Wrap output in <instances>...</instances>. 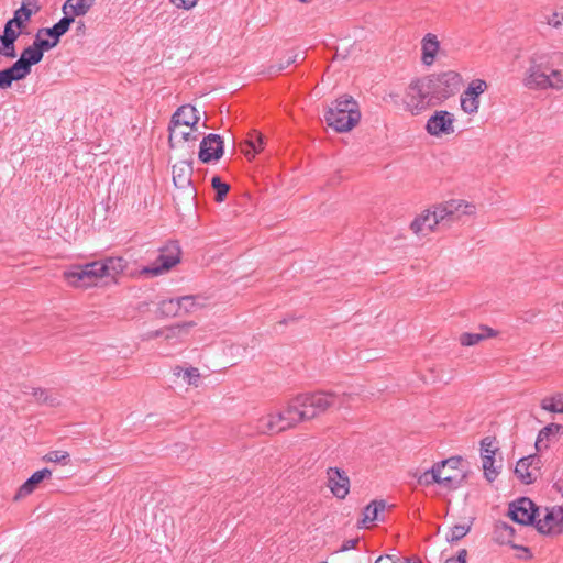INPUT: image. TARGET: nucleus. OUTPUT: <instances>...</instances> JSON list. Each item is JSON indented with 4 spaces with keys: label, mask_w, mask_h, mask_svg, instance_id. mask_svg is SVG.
Wrapping results in <instances>:
<instances>
[{
    "label": "nucleus",
    "mask_w": 563,
    "mask_h": 563,
    "mask_svg": "<svg viewBox=\"0 0 563 563\" xmlns=\"http://www.w3.org/2000/svg\"><path fill=\"white\" fill-rule=\"evenodd\" d=\"M385 508H382V507H377V515L380 512V511H384Z\"/></svg>",
    "instance_id": "62"
},
{
    "label": "nucleus",
    "mask_w": 563,
    "mask_h": 563,
    "mask_svg": "<svg viewBox=\"0 0 563 563\" xmlns=\"http://www.w3.org/2000/svg\"><path fill=\"white\" fill-rule=\"evenodd\" d=\"M549 56L534 54L530 58L529 68L526 71L523 85L529 89H548L549 88Z\"/></svg>",
    "instance_id": "7"
},
{
    "label": "nucleus",
    "mask_w": 563,
    "mask_h": 563,
    "mask_svg": "<svg viewBox=\"0 0 563 563\" xmlns=\"http://www.w3.org/2000/svg\"><path fill=\"white\" fill-rule=\"evenodd\" d=\"M461 107L466 113H475L479 107L478 98L466 96V91H464L461 96Z\"/></svg>",
    "instance_id": "41"
},
{
    "label": "nucleus",
    "mask_w": 563,
    "mask_h": 563,
    "mask_svg": "<svg viewBox=\"0 0 563 563\" xmlns=\"http://www.w3.org/2000/svg\"><path fill=\"white\" fill-rule=\"evenodd\" d=\"M211 185L216 190V201L222 202L230 190V186L227 183H223L219 176L212 177Z\"/></svg>",
    "instance_id": "38"
},
{
    "label": "nucleus",
    "mask_w": 563,
    "mask_h": 563,
    "mask_svg": "<svg viewBox=\"0 0 563 563\" xmlns=\"http://www.w3.org/2000/svg\"><path fill=\"white\" fill-rule=\"evenodd\" d=\"M439 211V218L443 219L444 228H449L452 222L457 221L461 216L473 214L475 206L462 200H450L445 203L435 206Z\"/></svg>",
    "instance_id": "10"
},
{
    "label": "nucleus",
    "mask_w": 563,
    "mask_h": 563,
    "mask_svg": "<svg viewBox=\"0 0 563 563\" xmlns=\"http://www.w3.org/2000/svg\"><path fill=\"white\" fill-rule=\"evenodd\" d=\"M327 477L331 493L340 499L345 498L350 490V479L346 473L338 467H329Z\"/></svg>",
    "instance_id": "17"
},
{
    "label": "nucleus",
    "mask_w": 563,
    "mask_h": 563,
    "mask_svg": "<svg viewBox=\"0 0 563 563\" xmlns=\"http://www.w3.org/2000/svg\"><path fill=\"white\" fill-rule=\"evenodd\" d=\"M44 460L53 463L67 464L69 462V454L66 451H51L44 456Z\"/></svg>",
    "instance_id": "45"
},
{
    "label": "nucleus",
    "mask_w": 563,
    "mask_h": 563,
    "mask_svg": "<svg viewBox=\"0 0 563 563\" xmlns=\"http://www.w3.org/2000/svg\"><path fill=\"white\" fill-rule=\"evenodd\" d=\"M13 80L5 69L0 70V89H8L11 87Z\"/></svg>",
    "instance_id": "51"
},
{
    "label": "nucleus",
    "mask_w": 563,
    "mask_h": 563,
    "mask_svg": "<svg viewBox=\"0 0 563 563\" xmlns=\"http://www.w3.org/2000/svg\"><path fill=\"white\" fill-rule=\"evenodd\" d=\"M487 89V84L485 80L482 79H475L473 80L470 86L467 87L466 96H474L478 98L481 93H483Z\"/></svg>",
    "instance_id": "44"
},
{
    "label": "nucleus",
    "mask_w": 563,
    "mask_h": 563,
    "mask_svg": "<svg viewBox=\"0 0 563 563\" xmlns=\"http://www.w3.org/2000/svg\"><path fill=\"white\" fill-rule=\"evenodd\" d=\"M407 107L415 114L420 113L428 107L437 106L435 100L431 98L428 76L410 82L407 93Z\"/></svg>",
    "instance_id": "5"
},
{
    "label": "nucleus",
    "mask_w": 563,
    "mask_h": 563,
    "mask_svg": "<svg viewBox=\"0 0 563 563\" xmlns=\"http://www.w3.org/2000/svg\"><path fill=\"white\" fill-rule=\"evenodd\" d=\"M471 529L470 525H455L446 534L448 542H456L465 537Z\"/></svg>",
    "instance_id": "40"
},
{
    "label": "nucleus",
    "mask_w": 563,
    "mask_h": 563,
    "mask_svg": "<svg viewBox=\"0 0 563 563\" xmlns=\"http://www.w3.org/2000/svg\"><path fill=\"white\" fill-rule=\"evenodd\" d=\"M537 530L542 534L556 536L563 532V507L545 509L542 518L536 521Z\"/></svg>",
    "instance_id": "11"
},
{
    "label": "nucleus",
    "mask_w": 563,
    "mask_h": 563,
    "mask_svg": "<svg viewBox=\"0 0 563 563\" xmlns=\"http://www.w3.org/2000/svg\"><path fill=\"white\" fill-rule=\"evenodd\" d=\"M547 23L553 27L561 26L563 23V14L553 12L550 16H548Z\"/></svg>",
    "instance_id": "50"
},
{
    "label": "nucleus",
    "mask_w": 563,
    "mask_h": 563,
    "mask_svg": "<svg viewBox=\"0 0 563 563\" xmlns=\"http://www.w3.org/2000/svg\"><path fill=\"white\" fill-rule=\"evenodd\" d=\"M33 45L40 49V53L44 54L45 51H49L56 46V41H49L46 38H42V34L38 32L35 35V40Z\"/></svg>",
    "instance_id": "46"
},
{
    "label": "nucleus",
    "mask_w": 563,
    "mask_h": 563,
    "mask_svg": "<svg viewBox=\"0 0 563 563\" xmlns=\"http://www.w3.org/2000/svg\"><path fill=\"white\" fill-rule=\"evenodd\" d=\"M169 136H168V144L170 148L178 147L181 143L186 142H196L197 135L194 134V131H197L196 129L185 128L184 125H174V123L169 122L168 126Z\"/></svg>",
    "instance_id": "18"
},
{
    "label": "nucleus",
    "mask_w": 563,
    "mask_h": 563,
    "mask_svg": "<svg viewBox=\"0 0 563 563\" xmlns=\"http://www.w3.org/2000/svg\"><path fill=\"white\" fill-rule=\"evenodd\" d=\"M377 507L386 508L385 500H374L364 509V518L363 522H373L378 519L377 517Z\"/></svg>",
    "instance_id": "37"
},
{
    "label": "nucleus",
    "mask_w": 563,
    "mask_h": 563,
    "mask_svg": "<svg viewBox=\"0 0 563 563\" xmlns=\"http://www.w3.org/2000/svg\"><path fill=\"white\" fill-rule=\"evenodd\" d=\"M503 527H504L505 530H508L510 532L514 531V529L511 527H509L508 525H506V523H504Z\"/></svg>",
    "instance_id": "60"
},
{
    "label": "nucleus",
    "mask_w": 563,
    "mask_h": 563,
    "mask_svg": "<svg viewBox=\"0 0 563 563\" xmlns=\"http://www.w3.org/2000/svg\"><path fill=\"white\" fill-rule=\"evenodd\" d=\"M31 1L32 0H23L21 8L14 12V16L10 19L4 26L22 29L24 23L27 22L33 14L32 10L29 8L32 3Z\"/></svg>",
    "instance_id": "27"
},
{
    "label": "nucleus",
    "mask_w": 563,
    "mask_h": 563,
    "mask_svg": "<svg viewBox=\"0 0 563 563\" xmlns=\"http://www.w3.org/2000/svg\"><path fill=\"white\" fill-rule=\"evenodd\" d=\"M540 406L545 411L563 413V394L559 393L542 399Z\"/></svg>",
    "instance_id": "30"
},
{
    "label": "nucleus",
    "mask_w": 563,
    "mask_h": 563,
    "mask_svg": "<svg viewBox=\"0 0 563 563\" xmlns=\"http://www.w3.org/2000/svg\"><path fill=\"white\" fill-rule=\"evenodd\" d=\"M37 32L40 34H42V35L45 34V35L52 37L51 41H56V45L58 44L60 36L58 35L57 32L54 31L53 26L52 27L40 29Z\"/></svg>",
    "instance_id": "53"
},
{
    "label": "nucleus",
    "mask_w": 563,
    "mask_h": 563,
    "mask_svg": "<svg viewBox=\"0 0 563 563\" xmlns=\"http://www.w3.org/2000/svg\"><path fill=\"white\" fill-rule=\"evenodd\" d=\"M495 335L493 329L488 327H482L479 333H462L460 336V343L463 346H473L483 341L486 338H492Z\"/></svg>",
    "instance_id": "29"
},
{
    "label": "nucleus",
    "mask_w": 563,
    "mask_h": 563,
    "mask_svg": "<svg viewBox=\"0 0 563 563\" xmlns=\"http://www.w3.org/2000/svg\"><path fill=\"white\" fill-rule=\"evenodd\" d=\"M329 126L336 132L351 131L361 119L358 104L353 98L342 97L336 99L324 114Z\"/></svg>",
    "instance_id": "3"
},
{
    "label": "nucleus",
    "mask_w": 563,
    "mask_h": 563,
    "mask_svg": "<svg viewBox=\"0 0 563 563\" xmlns=\"http://www.w3.org/2000/svg\"><path fill=\"white\" fill-rule=\"evenodd\" d=\"M336 397V394L328 391L298 395L288 402L294 416L290 420L296 421V424L311 420L333 406Z\"/></svg>",
    "instance_id": "1"
},
{
    "label": "nucleus",
    "mask_w": 563,
    "mask_h": 563,
    "mask_svg": "<svg viewBox=\"0 0 563 563\" xmlns=\"http://www.w3.org/2000/svg\"><path fill=\"white\" fill-rule=\"evenodd\" d=\"M428 84L430 86L431 98L439 104L459 92L462 78L457 73L449 70L428 76Z\"/></svg>",
    "instance_id": "4"
},
{
    "label": "nucleus",
    "mask_w": 563,
    "mask_h": 563,
    "mask_svg": "<svg viewBox=\"0 0 563 563\" xmlns=\"http://www.w3.org/2000/svg\"><path fill=\"white\" fill-rule=\"evenodd\" d=\"M494 462L495 459L492 455L482 456L484 476L489 483L494 482L499 474V470L494 466Z\"/></svg>",
    "instance_id": "34"
},
{
    "label": "nucleus",
    "mask_w": 563,
    "mask_h": 563,
    "mask_svg": "<svg viewBox=\"0 0 563 563\" xmlns=\"http://www.w3.org/2000/svg\"><path fill=\"white\" fill-rule=\"evenodd\" d=\"M75 22V16L71 14H64V16L53 25L54 31L58 33L59 36H63L70 27V25Z\"/></svg>",
    "instance_id": "43"
},
{
    "label": "nucleus",
    "mask_w": 563,
    "mask_h": 563,
    "mask_svg": "<svg viewBox=\"0 0 563 563\" xmlns=\"http://www.w3.org/2000/svg\"><path fill=\"white\" fill-rule=\"evenodd\" d=\"M462 462L461 456H452L441 462L435 463L430 470L422 473H415V477L419 485L429 486L439 484L446 489H456L461 486L464 475L457 473L451 474L446 472V467L455 472Z\"/></svg>",
    "instance_id": "2"
},
{
    "label": "nucleus",
    "mask_w": 563,
    "mask_h": 563,
    "mask_svg": "<svg viewBox=\"0 0 563 563\" xmlns=\"http://www.w3.org/2000/svg\"><path fill=\"white\" fill-rule=\"evenodd\" d=\"M85 30H86V25H85L84 21H78L77 22V27H76L77 33L78 34L79 33H84Z\"/></svg>",
    "instance_id": "59"
},
{
    "label": "nucleus",
    "mask_w": 563,
    "mask_h": 563,
    "mask_svg": "<svg viewBox=\"0 0 563 563\" xmlns=\"http://www.w3.org/2000/svg\"><path fill=\"white\" fill-rule=\"evenodd\" d=\"M298 1L301 2V3H309V2H311V0H298Z\"/></svg>",
    "instance_id": "61"
},
{
    "label": "nucleus",
    "mask_w": 563,
    "mask_h": 563,
    "mask_svg": "<svg viewBox=\"0 0 563 563\" xmlns=\"http://www.w3.org/2000/svg\"><path fill=\"white\" fill-rule=\"evenodd\" d=\"M467 551L465 549H461L456 556H452L445 560L444 563H466Z\"/></svg>",
    "instance_id": "49"
},
{
    "label": "nucleus",
    "mask_w": 563,
    "mask_h": 563,
    "mask_svg": "<svg viewBox=\"0 0 563 563\" xmlns=\"http://www.w3.org/2000/svg\"><path fill=\"white\" fill-rule=\"evenodd\" d=\"M162 313L166 316H179L180 307H179V298L164 300L161 303Z\"/></svg>",
    "instance_id": "42"
},
{
    "label": "nucleus",
    "mask_w": 563,
    "mask_h": 563,
    "mask_svg": "<svg viewBox=\"0 0 563 563\" xmlns=\"http://www.w3.org/2000/svg\"><path fill=\"white\" fill-rule=\"evenodd\" d=\"M396 563H421V561L415 558H404L397 559Z\"/></svg>",
    "instance_id": "57"
},
{
    "label": "nucleus",
    "mask_w": 563,
    "mask_h": 563,
    "mask_svg": "<svg viewBox=\"0 0 563 563\" xmlns=\"http://www.w3.org/2000/svg\"><path fill=\"white\" fill-rule=\"evenodd\" d=\"M191 166L187 162L173 166V181L175 186L184 188L190 185Z\"/></svg>",
    "instance_id": "28"
},
{
    "label": "nucleus",
    "mask_w": 563,
    "mask_h": 563,
    "mask_svg": "<svg viewBox=\"0 0 563 563\" xmlns=\"http://www.w3.org/2000/svg\"><path fill=\"white\" fill-rule=\"evenodd\" d=\"M165 334V329H162V330H156L154 332H151L147 334V339H153V338H157V336H164Z\"/></svg>",
    "instance_id": "58"
},
{
    "label": "nucleus",
    "mask_w": 563,
    "mask_h": 563,
    "mask_svg": "<svg viewBox=\"0 0 563 563\" xmlns=\"http://www.w3.org/2000/svg\"><path fill=\"white\" fill-rule=\"evenodd\" d=\"M52 471L49 468H43L31 475V477L19 488L15 498H21L30 495L37 485L46 478H49Z\"/></svg>",
    "instance_id": "21"
},
{
    "label": "nucleus",
    "mask_w": 563,
    "mask_h": 563,
    "mask_svg": "<svg viewBox=\"0 0 563 563\" xmlns=\"http://www.w3.org/2000/svg\"><path fill=\"white\" fill-rule=\"evenodd\" d=\"M453 122V114L444 110L437 111L427 121L426 130L429 134L434 136H440L442 134H451L454 132Z\"/></svg>",
    "instance_id": "15"
},
{
    "label": "nucleus",
    "mask_w": 563,
    "mask_h": 563,
    "mask_svg": "<svg viewBox=\"0 0 563 563\" xmlns=\"http://www.w3.org/2000/svg\"><path fill=\"white\" fill-rule=\"evenodd\" d=\"M194 327V322H186L181 324H176L174 327H169L165 329L164 338L166 340H170L174 338H178L188 332V329Z\"/></svg>",
    "instance_id": "39"
},
{
    "label": "nucleus",
    "mask_w": 563,
    "mask_h": 563,
    "mask_svg": "<svg viewBox=\"0 0 563 563\" xmlns=\"http://www.w3.org/2000/svg\"><path fill=\"white\" fill-rule=\"evenodd\" d=\"M180 261V249L176 242H170L159 250L156 260L144 268L145 273L153 276L168 272Z\"/></svg>",
    "instance_id": "9"
},
{
    "label": "nucleus",
    "mask_w": 563,
    "mask_h": 563,
    "mask_svg": "<svg viewBox=\"0 0 563 563\" xmlns=\"http://www.w3.org/2000/svg\"><path fill=\"white\" fill-rule=\"evenodd\" d=\"M305 60V55H302L300 52L290 51L287 53V56L284 59H280L276 64H272L267 68V74L269 76L277 75L282 73L283 70L287 69L292 64H298Z\"/></svg>",
    "instance_id": "24"
},
{
    "label": "nucleus",
    "mask_w": 563,
    "mask_h": 563,
    "mask_svg": "<svg viewBox=\"0 0 563 563\" xmlns=\"http://www.w3.org/2000/svg\"><path fill=\"white\" fill-rule=\"evenodd\" d=\"M560 431H563V426L559 423H549L539 431L536 441V449L538 452L547 450L549 448L550 439L556 435Z\"/></svg>",
    "instance_id": "26"
},
{
    "label": "nucleus",
    "mask_w": 563,
    "mask_h": 563,
    "mask_svg": "<svg viewBox=\"0 0 563 563\" xmlns=\"http://www.w3.org/2000/svg\"><path fill=\"white\" fill-rule=\"evenodd\" d=\"M439 216V211L434 207L432 211L427 210L420 216H418L411 222L410 228L417 235L424 236L432 232L435 229V227H444V221L443 219H440Z\"/></svg>",
    "instance_id": "14"
},
{
    "label": "nucleus",
    "mask_w": 563,
    "mask_h": 563,
    "mask_svg": "<svg viewBox=\"0 0 563 563\" xmlns=\"http://www.w3.org/2000/svg\"><path fill=\"white\" fill-rule=\"evenodd\" d=\"M249 146L255 152H260L263 148V135L257 132L250 134L247 140Z\"/></svg>",
    "instance_id": "48"
},
{
    "label": "nucleus",
    "mask_w": 563,
    "mask_h": 563,
    "mask_svg": "<svg viewBox=\"0 0 563 563\" xmlns=\"http://www.w3.org/2000/svg\"><path fill=\"white\" fill-rule=\"evenodd\" d=\"M397 559L394 555H380L375 563H396Z\"/></svg>",
    "instance_id": "55"
},
{
    "label": "nucleus",
    "mask_w": 563,
    "mask_h": 563,
    "mask_svg": "<svg viewBox=\"0 0 563 563\" xmlns=\"http://www.w3.org/2000/svg\"><path fill=\"white\" fill-rule=\"evenodd\" d=\"M98 262L102 277L113 278L118 274L122 273L126 267V261L122 257H107L106 260Z\"/></svg>",
    "instance_id": "23"
},
{
    "label": "nucleus",
    "mask_w": 563,
    "mask_h": 563,
    "mask_svg": "<svg viewBox=\"0 0 563 563\" xmlns=\"http://www.w3.org/2000/svg\"><path fill=\"white\" fill-rule=\"evenodd\" d=\"M494 443L495 439L490 437H486L481 441V457L484 455L495 456L498 449L495 448Z\"/></svg>",
    "instance_id": "47"
},
{
    "label": "nucleus",
    "mask_w": 563,
    "mask_h": 563,
    "mask_svg": "<svg viewBox=\"0 0 563 563\" xmlns=\"http://www.w3.org/2000/svg\"><path fill=\"white\" fill-rule=\"evenodd\" d=\"M198 121V111L190 104L179 107L170 119V122L174 123V125H184L185 128L191 126V129H196Z\"/></svg>",
    "instance_id": "19"
},
{
    "label": "nucleus",
    "mask_w": 563,
    "mask_h": 563,
    "mask_svg": "<svg viewBox=\"0 0 563 563\" xmlns=\"http://www.w3.org/2000/svg\"><path fill=\"white\" fill-rule=\"evenodd\" d=\"M19 35V31L4 26L3 34L0 35V55L7 58H14L16 56L14 43Z\"/></svg>",
    "instance_id": "20"
},
{
    "label": "nucleus",
    "mask_w": 563,
    "mask_h": 563,
    "mask_svg": "<svg viewBox=\"0 0 563 563\" xmlns=\"http://www.w3.org/2000/svg\"><path fill=\"white\" fill-rule=\"evenodd\" d=\"M43 58V54L40 53V49H37L33 44L31 46H27L23 49L21 53L20 59L31 68L33 65L40 63Z\"/></svg>",
    "instance_id": "33"
},
{
    "label": "nucleus",
    "mask_w": 563,
    "mask_h": 563,
    "mask_svg": "<svg viewBox=\"0 0 563 563\" xmlns=\"http://www.w3.org/2000/svg\"><path fill=\"white\" fill-rule=\"evenodd\" d=\"M45 390L43 389H36L34 391V396L40 400V401H43V402H46L48 400L47 396H45Z\"/></svg>",
    "instance_id": "56"
},
{
    "label": "nucleus",
    "mask_w": 563,
    "mask_h": 563,
    "mask_svg": "<svg viewBox=\"0 0 563 563\" xmlns=\"http://www.w3.org/2000/svg\"><path fill=\"white\" fill-rule=\"evenodd\" d=\"M199 300L200 298L196 296L179 297L180 311H184L185 313L196 311L202 307V303Z\"/></svg>",
    "instance_id": "35"
},
{
    "label": "nucleus",
    "mask_w": 563,
    "mask_h": 563,
    "mask_svg": "<svg viewBox=\"0 0 563 563\" xmlns=\"http://www.w3.org/2000/svg\"><path fill=\"white\" fill-rule=\"evenodd\" d=\"M421 48H422V63L427 66H430L433 64L435 55L439 51L440 43L437 38V36L432 33H428L424 35L421 42Z\"/></svg>",
    "instance_id": "22"
},
{
    "label": "nucleus",
    "mask_w": 563,
    "mask_h": 563,
    "mask_svg": "<svg viewBox=\"0 0 563 563\" xmlns=\"http://www.w3.org/2000/svg\"><path fill=\"white\" fill-rule=\"evenodd\" d=\"M5 70L13 81L22 80L31 73V68L20 58L11 67L5 68Z\"/></svg>",
    "instance_id": "32"
},
{
    "label": "nucleus",
    "mask_w": 563,
    "mask_h": 563,
    "mask_svg": "<svg viewBox=\"0 0 563 563\" xmlns=\"http://www.w3.org/2000/svg\"><path fill=\"white\" fill-rule=\"evenodd\" d=\"M357 542H358V539H350V540H345V541L342 543V545H341V548H340V551H341V552H344V551H349V550H351V549H354V548H355V545L357 544Z\"/></svg>",
    "instance_id": "54"
},
{
    "label": "nucleus",
    "mask_w": 563,
    "mask_h": 563,
    "mask_svg": "<svg viewBox=\"0 0 563 563\" xmlns=\"http://www.w3.org/2000/svg\"><path fill=\"white\" fill-rule=\"evenodd\" d=\"M183 373L184 379L188 385L198 386V383L200 380V374L198 368L190 367L187 369H183L181 367L175 368V375L180 376Z\"/></svg>",
    "instance_id": "36"
},
{
    "label": "nucleus",
    "mask_w": 563,
    "mask_h": 563,
    "mask_svg": "<svg viewBox=\"0 0 563 563\" xmlns=\"http://www.w3.org/2000/svg\"><path fill=\"white\" fill-rule=\"evenodd\" d=\"M99 262H90L84 265H75L64 272V277L68 284L75 287L87 288L97 284L102 278L99 271Z\"/></svg>",
    "instance_id": "6"
},
{
    "label": "nucleus",
    "mask_w": 563,
    "mask_h": 563,
    "mask_svg": "<svg viewBox=\"0 0 563 563\" xmlns=\"http://www.w3.org/2000/svg\"><path fill=\"white\" fill-rule=\"evenodd\" d=\"M294 417L292 412H290L289 404L287 407L277 412V413H268L258 419L256 429L260 433H277L282 432L286 429L292 428L296 424V421L290 420Z\"/></svg>",
    "instance_id": "8"
},
{
    "label": "nucleus",
    "mask_w": 563,
    "mask_h": 563,
    "mask_svg": "<svg viewBox=\"0 0 563 563\" xmlns=\"http://www.w3.org/2000/svg\"><path fill=\"white\" fill-rule=\"evenodd\" d=\"M538 508L534 506L531 499L527 497L519 498L509 506L510 518L520 525H536V514Z\"/></svg>",
    "instance_id": "12"
},
{
    "label": "nucleus",
    "mask_w": 563,
    "mask_h": 563,
    "mask_svg": "<svg viewBox=\"0 0 563 563\" xmlns=\"http://www.w3.org/2000/svg\"><path fill=\"white\" fill-rule=\"evenodd\" d=\"M5 70L13 81L22 80L31 73V68L20 58L11 67L5 68Z\"/></svg>",
    "instance_id": "31"
},
{
    "label": "nucleus",
    "mask_w": 563,
    "mask_h": 563,
    "mask_svg": "<svg viewBox=\"0 0 563 563\" xmlns=\"http://www.w3.org/2000/svg\"><path fill=\"white\" fill-rule=\"evenodd\" d=\"M540 459L536 455L521 457L515 467V474L523 484H532L539 473Z\"/></svg>",
    "instance_id": "16"
},
{
    "label": "nucleus",
    "mask_w": 563,
    "mask_h": 563,
    "mask_svg": "<svg viewBox=\"0 0 563 563\" xmlns=\"http://www.w3.org/2000/svg\"><path fill=\"white\" fill-rule=\"evenodd\" d=\"M177 8L191 9L196 5L198 0H169Z\"/></svg>",
    "instance_id": "52"
},
{
    "label": "nucleus",
    "mask_w": 563,
    "mask_h": 563,
    "mask_svg": "<svg viewBox=\"0 0 563 563\" xmlns=\"http://www.w3.org/2000/svg\"><path fill=\"white\" fill-rule=\"evenodd\" d=\"M96 0H66L62 11L64 14L73 16H82L88 13Z\"/></svg>",
    "instance_id": "25"
},
{
    "label": "nucleus",
    "mask_w": 563,
    "mask_h": 563,
    "mask_svg": "<svg viewBox=\"0 0 563 563\" xmlns=\"http://www.w3.org/2000/svg\"><path fill=\"white\" fill-rule=\"evenodd\" d=\"M223 140L218 134H208L199 145L198 157L202 163L219 161L223 155Z\"/></svg>",
    "instance_id": "13"
}]
</instances>
